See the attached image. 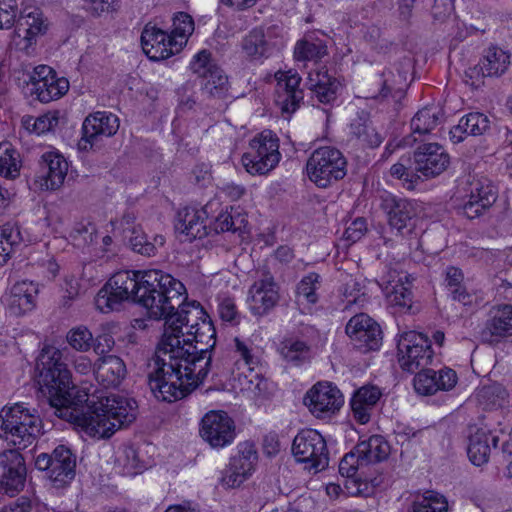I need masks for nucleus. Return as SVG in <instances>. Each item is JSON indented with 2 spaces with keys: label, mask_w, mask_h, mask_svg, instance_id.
<instances>
[{
  "label": "nucleus",
  "mask_w": 512,
  "mask_h": 512,
  "mask_svg": "<svg viewBox=\"0 0 512 512\" xmlns=\"http://www.w3.org/2000/svg\"><path fill=\"white\" fill-rule=\"evenodd\" d=\"M346 334L355 347L362 352L378 350L382 344V331L379 324L367 314L353 316L346 325Z\"/></svg>",
  "instance_id": "16"
},
{
  "label": "nucleus",
  "mask_w": 512,
  "mask_h": 512,
  "mask_svg": "<svg viewBox=\"0 0 512 512\" xmlns=\"http://www.w3.org/2000/svg\"><path fill=\"white\" fill-rule=\"evenodd\" d=\"M42 428L40 416L22 403L4 407L0 412V437L18 449L30 446L42 434Z\"/></svg>",
  "instance_id": "4"
},
{
  "label": "nucleus",
  "mask_w": 512,
  "mask_h": 512,
  "mask_svg": "<svg viewBox=\"0 0 512 512\" xmlns=\"http://www.w3.org/2000/svg\"><path fill=\"white\" fill-rule=\"evenodd\" d=\"M509 65L510 55L500 47L491 46L485 51L479 70L477 67L469 69L466 76L472 78L474 74L478 75L481 71L484 77H498L508 69Z\"/></svg>",
  "instance_id": "32"
},
{
  "label": "nucleus",
  "mask_w": 512,
  "mask_h": 512,
  "mask_svg": "<svg viewBox=\"0 0 512 512\" xmlns=\"http://www.w3.org/2000/svg\"><path fill=\"white\" fill-rule=\"evenodd\" d=\"M275 102L283 113H294L303 101L304 93L300 89L301 77L297 72L278 71L275 73Z\"/></svg>",
  "instance_id": "19"
},
{
  "label": "nucleus",
  "mask_w": 512,
  "mask_h": 512,
  "mask_svg": "<svg viewBox=\"0 0 512 512\" xmlns=\"http://www.w3.org/2000/svg\"><path fill=\"white\" fill-rule=\"evenodd\" d=\"M1 512H33V504L29 498L22 496L4 506Z\"/></svg>",
  "instance_id": "64"
},
{
  "label": "nucleus",
  "mask_w": 512,
  "mask_h": 512,
  "mask_svg": "<svg viewBox=\"0 0 512 512\" xmlns=\"http://www.w3.org/2000/svg\"><path fill=\"white\" fill-rule=\"evenodd\" d=\"M319 279L320 276L317 273L312 272L300 280L296 289L298 303L313 305L318 301L316 290L318 289Z\"/></svg>",
  "instance_id": "48"
},
{
  "label": "nucleus",
  "mask_w": 512,
  "mask_h": 512,
  "mask_svg": "<svg viewBox=\"0 0 512 512\" xmlns=\"http://www.w3.org/2000/svg\"><path fill=\"white\" fill-rule=\"evenodd\" d=\"M415 391L421 395H433L439 391L436 381V371L433 369H421L417 371L413 380Z\"/></svg>",
  "instance_id": "51"
},
{
  "label": "nucleus",
  "mask_w": 512,
  "mask_h": 512,
  "mask_svg": "<svg viewBox=\"0 0 512 512\" xmlns=\"http://www.w3.org/2000/svg\"><path fill=\"white\" fill-rule=\"evenodd\" d=\"M97 381L105 388L117 387L126 376L127 369L124 361L116 355L99 358L94 364Z\"/></svg>",
  "instance_id": "29"
},
{
  "label": "nucleus",
  "mask_w": 512,
  "mask_h": 512,
  "mask_svg": "<svg viewBox=\"0 0 512 512\" xmlns=\"http://www.w3.org/2000/svg\"><path fill=\"white\" fill-rule=\"evenodd\" d=\"M39 164L41 169L39 177L43 181L40 187L46 190L60 188L68 172V162L66 159L58 152L48 151L41 156Z\"/></svg>",
  "instance_id": "26"
},
{
  "label": "nucleus",
  "mask_w": 512,
  "mask_h": 512,
  "mask_svg": "<svg viewBox=\"0 0 512 512\" xmlns=\"http://www.w3.org/2000/svg\"><path fill=\"white\" fill-rule=\"evenodd\" d=\"M279 287L269 274L254 282L250 287L248 303L255 316L266 315L279 301Z\"/></svg>",
  "instance_id": "23"
},
{
  "label": "nucleus",
  "mask_w": 512,
  "mask_h": 512,
  "mask_svg": "<svg viewBox=\"0 0 512 512\" xmlns=\"http://www.w3.org/2000/svg\"><path fill=\"white\" fill-rule=\"evenodd\" d=\"M343 402L340 390L329 382H318L304 397L305 405L317 417L335 413L341 408Z\"/></svg>",
  "instance_id": "20"
},
{
  "label": "nucleus",
  "mask_w": 512,
  "mask_h": 512,
  "mask_svg": "<svg viewBox=\"0 0 512 512\" xmlns=\"http://www.w3.org/2000/svg\"><path fill=\"white\" fill-rule=\"evenodd\" d=\"M350 134L359 145L368 148L378 147L384 137L376 130L369 114L362 111L350 124Z\"/></svg>",
  "instance_id": "35"
},
{
  "label": "nucleus",
  "mask_w": 512,
  "mask_h": 512,
  "mask_svg": "<svg viewBox=\"0 0 512 512\" xmlns=\"http://www.w3.org/2000/svg\"><path fill=\"white\" fill-rule=\"evenodd\" d=\"M445 120V113L438 105L426 106L420 109L411 119V137L416 142L420 137L430 134Z\"/></svg>",
  "instance_id": "31"
},
{
  "label": "nucleus",
  "mask_w": 512,
  "mask_h": 512,
  "mask_svg": "<svg viewBox=\"0 0 512 512\" xmlns=\"http://www.w3.org/2000/svg\"><path fill=\"white\" fill-rule=\"evenodd\" d=\"M25 478V461L18 449L0 452V492L14 495L24 487Z\"/></svg>",
  "instance_id": "17"
},
{
  "label": "nucleus",
  "mask_w": 512,
  "mask_h": 512,
  "mask_svg": "<svg viewBox=\"0 0 512 512\" xmlns=\"http://www.w3.org/2000/svg\"><path fill=\"white\" fill-rule=\"evenodd\" d=\"M292 453L304 469L318 473L329 465V451L324 437L314 429L300 431L294 438Z\"/></svg>",
  "instance_id": "7"
},
{
  "label": "nucleus",
  "mask_w": 512,
  "mask_h": 512,
  "mask_svg": "<svg viewBox=\"0 0 512 512\" xmlns=\"http://www.w3.org/2000/svg\"><path fill=\"white\" fill-rule=\"evenodd\" d=\"M390 172L392 176L398 179H404L406 182H409L408 188H413L414 182L420 178L418 175L410 173L408 169L401 163L394 164L391 167Z\"/></svg>",
  "instance_id": "62"
},
{
  "label": "nucleus",
  "mask_w": 512,
  "mask_h": 512,
  "mask_svg": "<svg viewBox=\"0 0 512 512\" xmlns=\"http://www.w3.org/2000/svg\"><path fill=\"white\" fill-rule=\"evenodd\" d=\"M212 204H207L201 209L195 207H185L177 213L175 229L180 234H184L191 241L201 239L210 234L211 227L206 224L208 220V208Z\"/></svg>",
  "instance_id": "24"
},
{
  "label": "nucleus",
  "mask_w": 512,
  "mask_h": 512,
  "mask_svg": "<svg viewBox=\"0 0 512 512\" xmlns=\"http://www.w3.org/2000/svg\"><path fill=\"white\" fill-rule=\"evenodd\" d=\"M306 86L320 103L332 104L337 99L341 85L327 71H314L309 73Z\"/></svg>",
  "instance_id": "30"
},
{
  "label": "nucleus",
  "mask_w": 512,
  "mask_h": 512,
  "mask_svg": "<svg viewBox=\"0 0 512 512\" xmlns=\"http://www.w3.org/2000/svg\"><path fill=\"white\" fill-rule=\"evenodd\" d=\"M38 285L30 281L14 284L7 299L8 310L14 316L32 311L36 306Z\"/></svg>",
  "instance_id": "27"
},
{
  "label": "nucleus",
  "mask_w": 512,
  "mask_h": 512,
  "mask_svg": "<svg viewBox=\"0 0 512 512\" xmlns=\"http://www.w3.org/2000/svg\"><path fill=\"white\" fill-rule=\"evenodd\" d=\"M183 290L184 287L178 291L179 304L168 309L167 313L160 318L165 320V329L162 338L168 336L170 338L177 337L181 340L186 334L183 328H186V331H193L199 326L202 320L207 319L206 313L199 304H183Z\"/></svg>",
  "instance_id": "9"
},
{
  "label": "nucleus",
  "mask_w": 512,
  "mask_h": 512,
  "mask_svg": "<svg viewBox=\"0 0 512 512\" xmlns=\"http://www.w3.org/2000/svg\"><path fill=\"white\" fill-rule=\"evenodd\" d=\"M399 364L410 373L426 368L433 359L431 342L427 336L415 331L404 332L398 341Z\"/></svg>",
  "instance_id": "8"
},
{
  "label": "nucleus",
  "mask_w": 512,
  "mask_h": 512,
  "mask_svg": "<svg viewBox=\"0 0 512 512\" xmlns=\"http://www.w3.org/2000/svg\"><path fill=\"white\" fill-rule=\"evenodd\" d=\"M364 461L362 457L356 452H349L343 456L339 463V473L347 478H352L356 475L359 465Z\"/></svg>",
  "instance_id": "54"
},
{
  "label": "nucleus",
  "mask_w": 512,
  "mask_h": 512,
  "mask_svg": "<svg viewBox=\"0 0 512 512\" xmlns=\"http://www.w3.org/2000/svg\"><path fill=\"white\" fill-rule=\"evenodd\" d=\"M448 503L439 493L427 491L421 497H417L409 512H447Z\"/></svg>",
  "instance_id": "46"
},
{
  "label": "nucleus",
  "mask_w": 512,
  "mask_h": 512,
  "mask_svg": "<svg viewBox=\"0 0 512 512\" xmlns=\"http://www.w3.org/2000/svg\"><path fill=\"white\" fill-rule=\"evenodd\" d=\"M246 225V219L240 214H233V208L231 211H223L215 218L213 223L208 226L211 227L210 233L214 231L216 234L226 231H241Z\"/></svg>",
  "instance_id": "47"
},
{
  "label": "nucleus",
  "mask_w": 512,
  "mask_h": 512,
  "mask_svg": "<svg viewBox=\"0 0 512 512\" xmlns=\"http://www.w3.org/2000/svg\"><path fill=\"white\" fill-rule=\"evenodd\" d=\"M202 92L208 98L224 99L228 95V77L219 67L212 68L210 72L202 77Z\"/></svg>",
  "instance_id": "42"
},
{
  "label": "nucleus",
  "mask_w": 512,
  "mask_h": 512,
  "mask_svg": "<svg viewBox=\"0 0 512 512\" xmlns=\"http://www.w3.org/2000/svg\"><path fill=\"white\" fill-rule=\"evenodd\" d=\"M183 284L161 270H126L115 273L95 297L103 313L118 310L125 301L144 307L150 318L160 320L168 309L179 304Z\"/></svg>",
  "instance_id": "3"
},
{
  "label": "nucleus",
  "mask_w": 512,
  "mask_h": 512,
  "mask_svg": "<svg viewBox=\"0 0 512 512\" xmlns=\"http://www.w3.org/2000/svg\"><path fill=\"white\" fill-rule=\"evenodd\" d=\"M457 380L456 372L450 368H443L436 371V381L439 390L448 391L452 389L456 385Z\"/></svg>",
  "instance_id": "59"
},
{
  "label": "nucleus",
  "mask_w": 512,
  "mask_h": 512,
  "mask_svg": "<svg viewBox=\"0 0 512 512\" xmlns=\"http://www.w3.org/2000/svg\"><path fill=\"white\" fill-rule=\"evenodd\" d=\"M306 173L315 185L327 188L345 177L347 161L340 150L331 146L319 147L308 158Z\"/></svg>",
  "instance_id": "5"
},
{
  "label": "nucleus",
  "mask_w": 512,
  "mask_h": 512,
  "mask_svg": "<svg viewBox=\"0 0 512 512\" xmlns=\"http://www.w3.org/2000/svg\"><path fill=\"white\" fill-rule=\"evenodd\" d=\"M449 160V155L439 144H422L413 155L414 170L426 178L435 177L448 167Z\"/></svg>",
  "instance_id": "21"
},
{
  "label": "nucleus",
  "mask_w": 512,
  "mask_h": 512,
  "mask_svg": "<svg viewBox=\"0 0 512 512\" xmlns=\"http://www.w3.org/2000/svg\"><path fill=\"white\" fill-rule=\"evenodd\" d=\"M234 342L236 352L240 355L241 359L249 367V369L252 370L254 365L258 364V358L254 355L252 347L239 338H235Z\"/></svg>",
  "instance_id": "58"
},
{
  "label": "nucleus",
  "mask_w": 512,
  "mask_h": 512,
  "mask_svg": "<svg viewBox=\"0 0 512 512\" xmlns=\"http://www.w3.org/2000/svg\"><path fill=\"white\" fill-rule=\"evenodd\" d=\"M28 88L31 95L42 103H48L61 98L69 90V81L57 77L56 72L47 65L34 68Z\"/></svg>",
  "instance_id": "13"
},
{
  "label": "nucleus",
  "mask_w": 512,
  "mask_h": 512,
  "mask_svg": "<svg viewBox=\"0 0 512 512\" xmlns=\"http://www.w3.org/2000/svg\"><path fill=\"white\" fill-rule=\"evenodd\" d=\"M476 401L484 410L503 407L507 399L506 389L499 383H489L477 389Z\"/></svg>",
  "instance_id": "41"
},
{
  "label": "nucleus",
  "mask_w": 512,
  "mask_h": 512,
  "mask_svg": "<svg viewBox=\"0 0 512 512\" xmlns=\"http://www.w3.org/2000/svg\"><path fill=\"white\" fill-rule=\"evenodd\" d=\"M35 466L39 470L47 471L49 479L60 487L75 477L76 457L69 448L59 445L50 455L39 454Z\"/></svg>",
  "instance_id": "10"
},
{
  "label": "nucleus",
  "mask_w": 512,
  "mask_h": 512,
  "mask_svg": "<svg viewBox=\"0 0 512 512\" xmlns=\"http://www.w3.org/2000/svg\"><path fill=\"white\" fill-rule=\"evenodd\" d=\"M219 315L226 322H235L238 318L236 305L231 299H224L218 308Z\"/></svg>",
  "instance_id": "61"
},
{
  "label": "nucleus",
  "mask_w": 512,
  "mask_h": 512,
  "mask_svg": "<svg viewBox=\"0 0 512 512\" xmlns=\"http://www.w3.org/2000/svg\"><path fill=\"white\" fill-rule=\"evenodd\" d=\"M37 367L39 385L56 416L80 427L87 435L109 438L136 419L138 406L133 398L110 394L96 401L77 388L61 350L45 347Z\"/></svg>",
  "instance_id": "1"
},
{
  "label": "nucleus",
  "mask_w": 512,
  "mask_h": 512,
  "mask_svg": "<svg viewBox=\"0 0 512 512\" xmlns=\"http://www.w3.org/2000/svg\"><path fill=\"white\" fill-rule=\"evenodd\" d=\"M380 396L381 392L375 386H364L354 393L350 405L357 422L360 424L369 422L371 412L379 401Z\"/></svg>",
  "instance_id": "34"
},
{
  "label": "nucleus",
  "mask_w": 512,
  "mask_h": 512,
  "mask_svg": "<svg viewBox=\"0 0 512 512\" xmlns=\"http://www.w3.org/2000/svg\"><path fill=\"white\" fill-rule=\"evenodd\" d=\"M357 453L366 463L381 462L388 458L390 445L381 435H372L356 446Z\"/></svg>",
  "instance_id": "39"
},
{
  "label": "nucleus",
  "mask_w": 512,
  "mask_h": 512,
  "mask_svg": "<svg viewBox=\"0 0 512 512\" xmlns=\"http://www.w3.org/2000/svg\"><path fill=\"white\" fill-rule=\"evenodd\" d=\"M186 338H162L149 363V386L161 401L174 402L195 390L207 377L216 331L210 320L186 331Z\"/></svg>",
  "instance_id": "2"
},
{
  "label": "nucleus",
  "mask_w": 512,
  "mask_h": 512,
  "mask_svg": "<svg viewBox=\"0 0 512 512\" xmlns=\"http://www.w3.org/2000/svg\"><path fill=\"white\" fill-rule=\"evenodd\" d=\"M194 31V21L190 15L185 12H179L173 17L172 31L170 33L174 38V51H181L187 42L188 36Z\"/></svg>",
  "instance_id": "45"
},
{
  "label": "nucleus",
  "mask_w": 512,
  "mask_h": 512,
  "mask_svg": "<svg viewBox=\"0 0 512 512\" xmlns=\"http://www.w3.org/2000/svg\"><path fill=\"white\" fill-rule=\"evenodd\" d=\"M282 359L289 365L300 367L309 363L313 357L311 346L297 338L284 339L279 346Z\"/></svg>",
  "instance_id": "37"
},
{
  "label": "nucleus",
  "mask_w": 512,
  "mask_h": 512,
  "mask_svg": "<svg viewBox=\"0 0 512 512\" xmlns=\"http://www.w3.org/2000/svg\"><path fill=\"white\" fill-rule=\"evenodd\" d=\"M22 241L23 237L16 224L7 223L0 227V265L6 263Z\"/></svg>",
  "instance_id": "44"
},
{
  "label": "nucleus",
  "mask_w": 512,
  "mask_h": 512,
  "mask_svg": "<svg viewBox=\"0 0 512 512\" xmlns=\"http://www.w3.org/2000/svg\"><path fill=\"white\" fill-rule=\"evenodd\" d=\"M123 233L131 249L144 256H154L158 248L165 243V238L162 235H156L153 242L149 241L141 227L124 229Z\"/></svg>",
  "instance_id": "38"
},
{
  "label": "nucleus",
  "mask_w": 512,
  "mask_h": 512,
  "mask_svg": "<svg viewBox=\"0 0 512 512\" xmlns=\"http://www.w3.org/2000/svg\"><path fill=\"white\" fill-rule=\"evenodd\" d=\"M381 207L387 214L391 229L401 235L414 230L418 215L417 204L414 201L388 194L382 198Z\"/></svg>",
  "instance_id": "14"
},
{
  "label": "nucleus",
  "mask_w": 512,
  "mask_h": 512,
  "mask_svg": "<svg viewBox=\"0 0 512 512\" xmlns=\"http://www.w3.org/2000/svg\"><path fill=\"white\" fill-rule=\"evenodd\" d=\"M367 231V224L364 218L355 219L345 230L344 237L352 243L360 240Z\"/></svg>",
  "instance_id": "57"
},
{
  "label": "nucleus",
  "mask_w": 512,
  "mask_h": 512,
  "mask_svg": "<svg viewBox=\"0 0 512 512\" xmlns=\"http://www.w3.org/2000/svg\"><path fill=\"white\" fill-rule=\"evenodd\" d=\"M463 279V273L459 268L451 266L446 269L445 283L448 291L463 285Z\"/></svg>",
  "instance_id": "63"
},
{
  "label": "nucleus",
  "mask_w": 512,
  "mask_h": 512,
  "mask_svg": "<svg viewBox=\"0 0 512 512\" xmlns=\"http://www.w3.org/2000/svg\"><path fill=\"white\" fill-rule=\"evenodd\" d=\"M66 340L74 350L83 353L93 346L94 337L86 326L80 325L68 331Z\"/></svg>",
  "instance_id": "50"
},
{
  "label": "nucleus",
  "mask_w": 512,
  "mask_h": 512,
  "mask_svg": "<svg viewBox=\"0 0 512 512\" xmlns=\"http://www.w3.org/2000/svg\"><path fill=\"white\" fill-rule=\"evenodd\" d=\"M252 470V462L246 456L234 457L223 472L222 484L228 488L240 486L251 475Z\"/></svg>",
  "instance_id": "40"
},
{
  "label": "nucleus",
  "mask_w": 512,
  "mask_h": 512,
  "mask_svg": "<svg viewBox=\"0 0 512 512\" xmlns=\"http://www.w3.org/2000/svg\"><path fill=\"white\" fill-rule=\"evenodd\" d=\"M276 43L272 40V30L254 28L242 40V50L251 60L268 58L275 50Z\"/></svg>",
  "instance_id": "28"
},
{
  "label": "nucleus",
  "mask_w": 512,
  "mask_h": 512,
  "mask_svg": "<svg viewBox=\"0 0 512 512\" xmlns=\"http://www.w3.org/2000/svg\"><path fill=\"white\" fill-rule=\"evenodd\" d=\"M0 174L14 179L19 174V154L9 144H0Z\"/></svg>",
  "instance_id": "49"
},
{
  "label": "nucleus",
  "mask_w": 512,
  "mask_h": 512,
  "mask_svg": "<svg viewBox=\"0 0 512 512\" xmlns=\"http://www.w3.org/2000/svg\"><path fill=\"white\" fill-rule=\"evenodd\" d=\"M58 112H48L34 120L33 131L37 134H43L54 129L58 124Z\"/></svg>",
  "instance_id": "56"
},
{
  "label": "nucleus",
  "mask_w": 512,
  "mask_h": 512,
  "mask_svg": "<svg viewBox=\"0 0 512 512\" xmlns=\"http://www.w3.org/2000/svg\"><path fill=\"white\" fill-rule=\"evenodd\" d=\"M280 159L277 135L271 130H264L250 140L248 151L242 156V164L251 175H265L277 166Z\"/></svg>",
  "instance_id": "6"
},
{
  "label": "nucleus",
  "mask_w": 512,
  "mask_h": 512,
  "mask_svg": "<svg viewBox=\"0 0 512 512\" xmlns=\"http://www.w3.org/2000/svg\"><path fill=\"white\" fill-rule=\"evenodd\" d=\"M144 53L153 61H160L179 53L174 51V38L167 32L147 25L141 35Z\"/></svg>",
  "instance_id": "25"
},
{
  "label": "nucleus",
  "mask_w": 512,
  "mask_h": 512,
  "mask_svg": "<svg viewBox=\"0 0 512 512\" xmlns=\"http://www.w3.org/2000/svg\"><path fill=\"white\" fill-rule=\"evenodd\" d=\"M413 278L404 271L388 268L381 276L378 284L384 292L391 306L397 307L400 312H411L413 294L411 291Z\"/></svg>",
  "instance_id": "11"
},
{
  "label": "nucleus",
  "mask_w": 512,
  "mask_h": 512,
  "mask_svg": "<svg viewBox=\"0 0 512 512\" xmlns=\"http://www.w3.org/2000/svg\"><path fill=\"white\" fill-rule=\"evenodd\" d=\"M453 9L452 0H434L432 6L433 18L438 21H444L451 15Z\"/></svg>",
  "instance_id": "60"
},
{
  "label": "nucleus",
  "mask_w": 512,
  "mask_h": 512,
  "mask_svg": "<svg viewBox=\"0 0 512 512\" xmlns=\"http://www.w3.org/2000/svg\"><path fill=\"white\" fill-rule=\"evenodd\" d=\"M200 435L211 447L223 448L235 438L234 421L226 412L211 411L201 421Z\"/></svg>",
  "instance_id": "15"
},
{
  "label": "nucleus",
  "mask_w": 512,
  "mask_h": 512,
  "mask_svg": "<svg viewBox=\"0 0 512 512\" xmlns=\"http://www.w3.org/2000/svg\"><path fill=\"white\" fill-rule=\"evenodd\" d=\"M327 53V47L322 40L305 37L298 41L294 48V58L297 61H318Z\"/></svg>",
  "instance_id": "43"
},
{
  "label": "nucleus",
  "mask_w": 512,
  "mask_h": 512,
  "mask_svg": "<svg viewBox=\"0 0 512 512\" xmlns=\"http://www.w3.org/2000/svg\"><path fill=\"white\" fill-rule=\"evenodd\" d=\"M18 15L16 0H0V29H10Z\"/></svg>",
  "instance_id": "53"
},
{
  "label": "nucleus",
  "mask_w": 512,
  "mask_h": 512,
  "mask_svg": "<svg viewBox=\"0 0 512 512\" xmlns=\"http://www.w3.org/2000/svg\"><path fill=\"white\" fill-rule=\"evenodd\" d=\"M211 54L206 50L197 53L190 63V68L193 73L198 74L200 77L207 75L212 68L217 66L211 63Z\"/></svg>",
  "instance_id": "55"
},
{
  "label": "nucleus",
  "mask_w": 512,
  "mask_h": 512,
  "mask_svg": "<svg viewBox=\"0 0 512 512\" xmlns=\"http://www.w3.org/2000/svg\"><path fill=\"white\" fill-rule=\"evenodd\" d=\"M467 200L460 207L468 219H475L485 213L496 202L498 191L492 181L484 176H472L468 180Z\"/></svg>",
  "instance_id": "12"
},
{
  "label": "nucleus",
  "mask_w": 512,
  "mask_h": 512,
  "mask_svg": "<svg viewBox=\"0 0 512 512\" xmlns=\"http://www.w3.org/2000/svg\"><path fill=\"white\" fill-rule=\"evenodd\" d=\"M47 30V24L41 12L35 10L19 18L14 34L25 41L24 49L31 46L37 36L43 35Z\"/></svg>",
  "instance_id": "36"
},
{
  "label": "nucleus",
  "mask_w": 512,
  "mask_h": 512,
  "mask_svg": "<svg viewBox=\"0 0 512 512\" xmlns=\"http://www.w3.org/2000/svg\"><path fill=\"white\" fill-rule=\"evenodd\" d=\"M119 129V119L116 115L105 111H98L88 115L82 125V141L84 148L97 146L104 138L116 134Z\"/></svg>",
  "instance_id": "22"
},
{
  "label": "nucleus",
  "mask_w": 512,
  "mask_h": 512,
  "mask_svg": "<svg viewBox=\"0 0 512 512\" xmlns=\"http://www.w3.org/2000/svg\"><path fill=\"white\" fill-rule=\"evenodd\" d=\"M512 336V305L492 306L480 331L483 343L496 345Z\"/></svg>",
  "instance_id": "18"
},
{
  "label": "nucleus",
  "mask_w": 512,
  "mask_h": 512,
  "mask_svg": "<svg viewBox=\"0 0 512 512\" xmlns=\"http://www.w3.org/2000/svg\"><path fill=\"white\" fill-rule=\"evenodd\" d=\"M460 120L467 130V135H482L490 128V120L483 113H469L463 116Z\"/></svg>",
  "instance_id": "52"
},
{
  "label": "nucleus",
  "mask_w": 512,
  "mask_h": 512,
  "mask_svg": "<svg viewBox=\"0 0 512 512\" xmlns=\"http://www.w3.org/2000/svg\"><path fill=\"white\" fill-rule=\"evenodd\" d=\"M497 443L498 437L496 435L487 430L476 428L469 436L467 454L470 461L476 466L486 463L491 452V445L497 447Z\"/></svg>",
  "instance_id": "33"
}]
</instances>
